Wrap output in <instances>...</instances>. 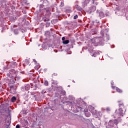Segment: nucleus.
Wrapping results in <instances>:
<instances>
[{
	"mask_svg": "<svg viewBox=\"0 0 128 128\" xmlns=\"http://www.w3.org/2000/svg\"><path fill=\"white\" fill-rule=\"evenodd\" d=\"M111 84L112 86H114V82H111Z\"/></svg>",
	"mask_w": 128,
	"mask_h": 128,
	"instance_id": "nucleus-33",
	"label": "nucleus"
},
{
	"mask_svg": "<svg viewBox=\"0 0 128 128\" xmlns=\"http://www.w3.org/2000/svg\"><path fill=\"white\" fill-rule=\"evenodd\" d=\"M116 114H117L118 116H122V114H124V110L122 109H118V110H116L115 112Z\"/></svg>",
	"mask_w": 128,
	"mask_h": 128,
	"instance_id": "nucleus-4",
	"label": "nucleus"
},
{
	"mask_svg": "<svg viewBox=\"0 0 128 128\" xmlns=\"http://www.w3.org/2000/svg\"><path fill=\"white\" fill-rule=\"evenodd\" d=\"M106 110L107 112H110V108H106Z\"/></svg>",
	"mask_w": 128,
	"mask_h": 128,
	"instance_id": "nucleus-25",
	"label": "nucleus"
},
{
	"mask_svg": "<svg viewBox=\"0 0 128 128\" xmlns=\"http://www.w3.org/2000/svg\"><path fill=\"white\" fill-rule=\"evenodd\" d=\"M16 128H20V124H17L16 126Z\"/></svg>",
	"mask_w": 128,
	"mask_h": 128,
	"instance_id": "nucleus-26",
	"label": "nucleus"
},
{
	"mask_svg": "<svg viewBox=\"0 0 128 128\" xmlns=\"http://www.w3.org/2000/svg\"><path fill=\"white\" fill-rule=\"evenodd\" d=\"M118 120L116 119L110 120L108 122V125L106 126V128H112L116 126H118Z\"/></svg>",
	"mask_w": 128,
	"mask_h": 128,
	"instance_id": "nucleus-1",
	"label": "nucleus"
},
{
	"mask_svg": "<svg viewBox=\"0 0 128 128\" xmlns=\"http://www.w3.org/2000/svg\"><path fill=\"white\" fill-rule=\"evenodd\" d=\"M99 16L100 18H104V12H99Z\"/></svg>",
	"mask_w": 128,
	"mask_h": 128,
	"instance_id": "nucleus-9",
	"label": "nucleus"
},
{
	"mask_svg": "<svg viewBox=\"0 0 128 128\" xmlns=\"http://www.w3.org/2000/svg\"><path fill=\"white\" fill-rule=\"evenodd\" d=\"M90 2V0H85L84 2V5L86 6V4H89Z\"/></svg>",
	"mask_w": 128,
	"mask_h": 128,
	"instance_id": "nucleus-13",
	"label": "nucleus"
},
{
	"mask_svg": "<svg viewBox=\"0 0 128 128\" xmlns=\"http://www.w3.org/2000/svg\"><path fill=\"white\" fill-rule=\"evenodd\" d=\"M40 2H42L43 4L45 6H48V2L46 0H40Z\"/></svg>",
	"mask_w": 128,
	"mask_h": 128,
	"instance_id": "nucleus-6",
	"label": "nucleus"
},
{
	"mask_svg": "<svg viewBox=\"0 0 128 128\" xmlns=\"http://www.w3.org/2000/svg\"><path fill=\"white\" fill-rule=\"evenodd\" d=\"M9 73L13 78H16L18 71L14 69H12L9 70Z\"/></svg>",
	"mask_w": 128,
	"mask_h": 128,
	"instance_id": "nucleus-3",
	"label": "nucleus"
},
{
	"mask_svg": "<svg viewBox=\"0 0 128 128\" xmlns=\"http://www.w3.org/2000/svg\"><path fill=\"white\" fill-rule=\"evenodd\" d=\"M50 10H46L44 17L42 18L44 22H50Z\"/></svg>",
	"mask_w": 128,
	"mask_h": 128,
	"instance_id": "nucleus-2",
	"label": "nucleus"
},
{
	"mask_svg": "<svg viewBox=\"0 0 128 128\" xmlns=\"http://www.w3.org/2000/svg\"><path fill=\"white\" fill-rule=\"evenodd\" d=\"M50 24V22H46V26H49Z\"/></svg>",
	"mask_w": 128,
	"mask_h": 128,
	"instance_id": "nucleus-27",
	"label": "nucleus"
},
{
	"mask_svg": "<svg viewBox=\"0 0 128 128\" xmlns=\"http://www.w3.org/2000/svg\"><path fill=\"white\" fill-rule=\"evenodd\" d=\"M119 110H124V104L122 103L121 104H119Z\"/></svg>",
	"mask_w": 128,
	"mask_h": 128,
	"instance_id": "nucleus-8",
	"label": "nucleus"
},
{
	"mask_svg": "<svg viewBox=\"0 0 128 128\" xmlns=\"http://www.w3.org/2000/svg\"><path fill=\"white\" fill-rule=\"evenodd\" d=\"M10 124V121L8 120H6V126H8Z\"/></svg>",
	"mask_w": 128,
	"mask_h": 128,
	"instance_id": "nucleus-15",
	"label": "nucleus"
},
{
	"mask_svg": "<svg viewBox=\"0 0 128 128\" xmlns=\"http://www.w3.org/2000/svg\"><path fill=\"white\" fill-rule=\"evenodd\" d=\"M112 88L113 89V90H114V88H116V86H112Z\"/></svg>",
	"mask_w": 128,
	"mask_h": 128,
	"instance_id": "nucleus-29",
	"label": "nucleus"
},
{
	"mask_svg": "<svg viewBox=\"0 0 128 128\" xmlns=\"http://www.w3.org/2000/svg\"><path fill=\"white\" fill-rule=\"evenodd\" d=\"M68 36H70V34H68Z\"/></svg>",
	"mask_w": 128,
	"mask_h": 128,
	"instance_id": "nucleus-35",
	"label": "nucleus"
},
{
	"mask_svg": "<svg viewBox=\"0 0 128 128\" xmlns=\"http://www.w3.org/2000/svg\"><path fill=\"white\" fill-rule=\"evenodd\" d=\"M61 92H62V94H63V96H66V91L63 90Z\"/></svg>",
	"mask_w": 128,
	"mask_h": 128,
	"instance_id": "nucleus-20",
	"label": "nucleus"
},
{
	"mask_svg": "<svg viewBox=\"0 0 128 128\" xmlns=\"http://www.w3.org/2000/svg\"><path fill=\"white\" fill-rule=\"evenodd\" d=\"M66 40V38H64V37H62V40H63V42H64V40Z\"/></svg>",
	"mask_w": 128,
	"mask_h": 128,
	"instance_id": "nucleus-30",
	"label": "nucleus"
},
{
	"mask_svg": "<svg viewBox=\"0 0 128 128\" xmlns=\"http://www.w3.org/2000/svg\"><path fill=\"white\" fill-rule=\"evenodd\" d=\"M85 114L86 116H87L88 118H89V116H90V112L85 113Z\"/></svg>",
	"mask_w": 128,
	"mask_h": 128,
	"instance_id": "nucleus-18",
	"label": "nucleus"
},
{
	"mask_svg": "<svg viewBox=\"0 0 128 128\" xmlns=\"http://www.w3.org/2000/svg\"><path fill=\"white\" fill-rule=\"evenodd\" d=\"M45 6H44V4H40V8H44V7Z\"/></svg>",
	"mask_w": 128,
	"mask_h": 128,
	"instance_id": "nucleus-19",
	"label": "nucleus"
},
{
	"mask_svg": "<svg viewBox=\"0 0 128 128\" xmlns=\"http://www.w3.org/2000/svg\"><path fill=\"white\" fill-rule=\"evenodd\" d=\"M62 44H70V41L69 40H65L62 41Z\"/></svg>",
	"mask_w": 128,
	"mask_h": 128,
	"instance_id": "nucleus-11",
	"label": "nucleus"
},
{
	"mask_svg": "<svg viewBox=\"0 0 128 128\" xmlns=\"http://www.w3.org/2000/svg\"><path fill=\"white\" fill-rule=\"evenodd\" d=\"M75 8H76V10H78V12H82V8L80 7V6L78 5V4H76L75 6Z\"/></svg>",
	"mask_w": 128,
	"mask_h": 128,
	"instance_id": "nucleus-5",
	"label": "nucleus"
},
{
	"mask_svg": "<svg viewBox=\"0 0 128 128\" xmlns=\"http://www.w3.org/2000/svg\"><path fill=\"white\" fill-rule=\"evenodd\" d=\"M117 92H120V94H122V90H120V88L116 87V88Z\"/></svg>",
	"mask_w": 128,
	"mask_h": 128,
	"instance_id": "nucleus-10",
	"label": "nucleus"
},
{
	"mask_svg": "<svg viewBox=\"0 0 128 128\" xmlns=\"http://www.w3.org/2000/svg\"><path fill=\"white\" fill-rule=\"evenodd\" d=\"M16 100V96L12 97V98H11V101L12 102H14Z\"/></svg>",
	"mask_w": 128,
	"mask_h": 128,
	"instance_id": "nucleus-12",
	"label": "nucleus"
},
{
	"mask_svg": "<svg viewBox=\"0 0 128 128\" xmlns=\"http://www.w3.org/2000/svg\"><path fill=\"white\" fill-rule=\"evenodd\" d=\"M14 32L15 34H18V30L15 29L14 30Z\"/></svg>",
	"mask_w": 128,
	"mask_h": 128,
	"instance_id": "nucleus-16",
	"label": "nucleus"
},
{
	"mask_svg": "<svg viewBox=\"0 0 128 128\" xmlns=\"http://www.w3.org/2000/svg\"><path fill=\"white\" fill-rule=\"evenodd\" d=\"M91 52V54H90L91 56H94V54H95L94 52L92 51V52Z\"/></svg>",
	"mask_w": 128,
	"mask_h": 128,
	"instance_id": "nucleus-21",
	"label": "nucleus"
},
{
	"mask_svg": "<svg viewBox=\"0 0 128 128\" xmlns=\"http://www.w3.org/2000/svg\"><path fill=\"white\" fill-rule=\"evenodd\" d=\"M96 6H92V12H96Z\"/></svg>",
	"mask_w": 128,
	"mask_h": 128,
	"instance_id": "nucleus-14",
	"label": "nucleus"
},
{
	"mask_svg": "<svg viewBox=\"0 0 128 128\" xmlns=\"http://www.w3.org/2000/svg\"><path fill=\"white\" fill-rule=\"evenodd\" d=\"M52 76H58V74L56 73H54L52 74Z\"/></svg>",
	"mask_w": 128,
	"mask_h": 128,
	"instance_id": "nucleus-31",
	"label": "nucleus"
},
{
	"mask_svg": "<svg viewBox=\"0 0 128 128\" xmlns=\"http://www.w3.org/2000/svg\"><path fill=\"white\" fill-rule=\"evenodd\" d=\"M17 65L18 64H16V62H12L10 64V66L12 68H16Z\"/></svg>",
	"mask_w": 128,
	"mask_h": 128,
	"instance_id": "nucleus-7",
	"label": "nucleus"
},
{
	"mask_svg": "<svg viewBox=\"0 0 128 128\" xmlns=\"http://www.w3.org/2000/svg\"><path fill=\"white\" fill-rule=\"evenodd\" d=\"M78 18V15H76L75 16H74V20H76Z\"/></svg>",
	"mask_w": 128,
	"mask_h": 128,
	"instance_id": "nucleus-23",
	"label": "nucleus"
},
{
	"mask_svg": "<svg viewBox=\"0 0 128 128\" xmlns=\"http://www.w3.org/2000/svg\"><path fill=\"white\" fill-rule=\"evenodd\" d=\"M58 96H59L58 94V93H56V94H55V96H56V98H58Z\"/></svg>",
	"mask_w": 128,
	"mask_h": 128,
	"instance_id": "nucleus-28",
	"label": "nucleus"
},
{
	"mask_svg": "<svg viewBox=\"0 0 128 128\" xmlns=\"http://www.w3.org/2000/svg\"><path fill=\"white\" fill-rule=\"evenodd\" d=\"M118 102H120V101H118Z\"/></svg>",
	"mask_w": 128,
	"mask_h": 128,
	"instance_id": "nucleus-36",
	"label": "nucleus"
},
{
	"mask_svg": "<svg viewBox=\"0 0 128 128\" xmlns=\"http://www.w3.org/2000/svg\"><path fill=\"white\" fill-rule=\"evenodd\" d=\"M64 6V2H61V5L60 6Z\"/></svg>",
	"mask_w": 128,
	"mask_h": 128,
	"instance_id": "nucleus-24",
	"label": "nucleus"
},
{
	"mask_svg": "<svg viewBox=\"0 0 128 128\" xmlns=\"http://www.w3.org/2000/svg\"><path fill=\"white\" fill-rule=\"evenodd\" d=\"M10 90H14V86H10Z\"/></svg>",
	"mask_w": 128,
	"mask_h": 128,
	"instance_id": "nucleus-22",
	"label": "nucleus"
},
{
	"mask_svg": "<svg viewBox=\"0 0 128 128\" xmlns=\"http://www.w3.org/2000/svg\"><path fill=\"white\" fill-rule=\"evenodd\" d=\"M33 62H36V59H34V60H33Z\"/></svg>",
	"mask_w": 128,
	"mask_h": 128,
	"instance_id": "nucleus-32",
	"label": "nucleus"
},
{
	"mask_svg": "<svg viewBox=\"0 0 128 128\" xmlns=\"http://www.w3.org/2000/svg\"><path fill=\"white\" fill-rule=\"evenodd\" d=\"M44 84L46 86H48V80H45L44 82Z\"/></svg>",
	"mask_w": 128,
	"mask_h": 128,
	"instance_id": "nucleus-17",
	"label": "nucleus"
},
{
	"mask_svg": "<svg viewBox=\"0 0 128 128\" xmlns=\"http://www.w3.org/2000/svg\"><path fill=\"white\" fill-rule=\"evenodd\" d=\"M8 114L10 116V110H8Z\"/></svg>",
	"mask_w": 128,
	"mask_h": 128,
	"instance_id": "nucleus-34",
	"label": "nucleus"
},
{
	"mask_svg": "<svg viewBox=\"0 0 128 128\" xmlns=\"http://www.w3.org/2000/svg\"><path fill=\"white\" fill-rule=\"evenodd\" d=\"M59 99L60 100V96Z\"/></svg>",
	"mask_w": 128,
	"mask_h": 128,
	"instance_id": "nucleus-37",
	"label": "nucleus"
}]
</instances>
